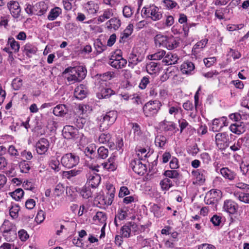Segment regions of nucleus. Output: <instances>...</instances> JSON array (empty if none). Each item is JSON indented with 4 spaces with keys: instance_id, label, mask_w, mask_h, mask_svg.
<instances>
[{
    "instance_id": "obj_1",
    "label": "nucleus",
    "mask_w": 249,
    "mask_h": 249,
    "mask_svg": "<svg viewBox=\"0 0 249 249\" xmlns=\"http://www.w3.org/2000/svg\"><path fill=\"white\" fill-rule=\"evenodd\" d=\"M87 74L86 69L82 66L68 67L63 72V75L68 85L79 82L84 79Z\"/></svg>"
},
{
    "instance_id": "obj_2",
    "label": "nucleus",
    "mask_w": 249,
    "mask_h": 249,
    "mask_svg": "<svg viewBox=\"0 0 249 249\" xmlns=\"http://www.w3.org/2000/svg\"><path fill=\"white\" fill-rule=\"evenodd\" d=\"M160 102L158 100L150 101L143 107V112L147 117H151L156 115L161 107Z\"/></svg>"
},
{
    "instance_id": "obj_3",
    "label": "nucleus",
    "mask_w": 249,
    "mask_h": 249,
    "mask_svg": "<svg viewBox=\"0 0 249 249\" xmlns=\"http://www.w3.org/2000/svg\"><path fill=\"white\" fill-rule=\"evenodd\" d=\"M117 118L116 111L111 110L103 114L100 119V128L103 130L107 129L113 124Z\"/></svg>"
},
{
    "instance_id": "obj_4",
    "label": "nucleus",
    "mask_w": 249,
    "mask_h": 249,
    "mask_svg": "<svg viewBox=\"0 0 249 249\" xmlns=\"http://www.w3.org/2000/svg\"><path fill=\"white\" fill-rule=\"evenodd\" d=\"M79 157L74 154L70 153L64 155L61 159L62 164L65 167L71 168L76 166L79 162Z\"/></svg>"
},
{
    "instance_id": "obj_5",
    "label": "nucleus",
    "mask_w": 249,
    "mask_h": 249,
    "mask_svg": "<svg viewBox=\"0 0 249 249\" xmlns=\"http://www.w3.org/2000/svg\"><path fill=\"white\" fill-rule=\"evenodd\" d=\"M215 141L219 149L224 150L229 146V135L227 132L218 133L215 136Z\"/></svg>"
},
{
    "instance_id": "obj_6",
    "label": "nucleus",
    "mask_w": 249,
    "mask_h": 249,
    "mask_svg": "<svg viewBox=\"0 0 249 249\" xmlns=\"http://www.w3.org/2000/svg\"><path fill=\"white\" fill-rule=\"evenodd\" d=\"M222 197V192L219 190L212 189L207 195L206 203L215 207Z\"/></svg>"
},
{
    "instance_id": "obj_7",
    "label": "nucleus",
    "mask_w": 249,
    "mask_h": 249,
    "mask_svg": "<svg viewBox=\"0 0 249 249\" xmlns=\"http://www.w3.org/2000/svg\"><path fill=\"white\" fill-rule=\"evenodd\" d=\"M130 166L136 173L140 175H143L146 171V165L142 163L139 159L132 160L130 162Z\"/></svg>"
},
{
    "instance_id": "obj_8",
    "label": "nucleus",
    "mask_w": 249,
    "mask_h": 249,
    "mask_svg": "<svg viewBox=\"0 0 249 249\" xmlns=\"http://www.w3.org/2000/svg\"><path fill=\"white\" fill-rule=\"evenodd\" d=\"M108 63L111 67L115 69H121L125 66L127 64V61L121 55H112Z\"/></svg>"
},
{
    "instance_id": "obj_9",
    "label": "nucleus",
    "mask_w": 249,
    "mask_h": 249,
    "mask_svg": "<svg viewBox=\"0 0 249 249\" xmlns=\"http://www.w3.org/2000/svg\"><path fill=\"white\" fill-rule=\"evenodd\" d=\"M62 135L67 139H74L78 136V130L72 125H66L63 129Z\"/></svg>"
},
{
    "instance_id": "obj_10",
    "label": "nucleus",
    "mask_w": 249,
    "mask_h": 249,
    "mask_svg": "<svg viewBox=\"0 0 249 249\" xmlns=\"http://www.w3.org/2000/svg\"><path fill=\"white\" fill-rule=\"evenodd\" d=\"M144 59V56L140 53L133 51L128 57V66L133 67L139 62H142Z\"/></svg>"
},
{
    "instance_id": "obj_11",
    "label": "nucleus",
    "mask_w": 249,
    "mask_h": 249,
    "mask_svg": "<svg viewBox=\"0 0 249 249\" xmlns=\"http://www.w3.org/2000/svg\"><path fill=\"white\" fill-rule=\"evenodd\" d=\"M7 6L14 18H18L19 17L21 8L18 1L11 0L8 2Z\"/></svg>"
},
{
    "instance_id": "obj_12",
    "label": "nucleus",
    "mask_w": 249,
    "mask_h": 249,
    "mask_svg": "<svg viewBox=\"0 0 249 249\" xmlns=\"http://www.w3.org/2000/svg\"><path fill=\"white\" fill-rule=\"evenodd\" d=\"M49 146V142L45 138L40 139L36 144V149L38 154H45L48 150Z\"/></svg>"
},
{
    "instance_id": "obj_13",
    "label": "nucleus",
    "mask_w": 249,
    "mask_h": 249,
    "mask_svg": "<svg viewBox=\"0 0 249 249\" xmlns=\"http://www.w3.org/2000/svg\"><path fill=\"white\" fill-rule=\"evenodd\" d=\"M223 208L226 212L230 214H234L237 212L238 205L232 200H227L224 201Z\"/></svg>"
},
{
    "instance_id": "obj_14",
    "label": "nucleus",
    "mask_w": 249,
    "mask_h": 249,
    "mask_svg": "<svg viewBox=\"0 0 249 249\" xmlns=\"http://www.w3.org/2000/svg\"><path fill=\"white\" fill-rule=\"evenodd\" d=\"M230 128L231 131L237 135H240L244 133L246 131V124L244 122H237L231 124Z\"/></svg>"
},
{
    "instance_id": "obj_15",
    "label": "nucleus",
    "mask_w": 249,
    "mask_h": 249,
    "mask_svg": "<svg viewBox=\"0 0 249 249\" xmlns=\"http://www.w3.org/2000/svg\"><path fill=\"white\" fill-rule=\"evenodd\" d=\"M115 157L114 156H111L108 160L107 161L102 163L101 166H102L104 169H105L108 171H115L117 167V165L115 162Z\"/></svg>"
},
{
    "instance_id": "obj_16",
    "label": "nucleus",
    "mask_w": 249,
    "mask_h": 249,
    "mask_svg": "<svg viewBox=\"0 0 249 249\" xmlns=\"http://www.w3.org/2000/svg\"><path fill=\"white\" fill-rule=\"evenodd\" d=\"M101 178L98 174H89L88 177V182L89 186L93 188H96L101 181Z\"/></svg>"
},
{
    "instance_id": "obj_17",
    "label": "nucleus",
    "mask_w": 249,
    "mask_h": 249,
    "mask_svg": "<svg viewBox=\"0 0 249 249\" xmlns=\"http://www.w3.org/2000/svg\"><path fill=\"white\" fill-rule=\"evenodd\" d=\"M87 93L86 87L83 84H81L75 89L74 95L76 98L82 100L86 97Z\"/></svg>"
},
{
    "instance_id": "obj_18",
    "label": "nucleus",
    "mask_w": 249,
    "mask_h": 249,
    "mask_svg": "<svg viewBox=\"0 0 249 249\" xmlns=\"http://www.w3.org/2000/svg\"><path fill=\"white\" fill-rule=\"evenodd\" d=\"M133 30V25L129 24L124 29L123 33H121L119 42L120 43H124L126 41L127 38L132 34Z\"/></svg>"
},
{
    "instance_id": "obj_19",
    "label": "nucleus",
    "mask_w": 249,
    "mask_h": 249,
    "mask_svg": "<svg viewBox=\"0 0 249 249\" xmlns=\"http://www.w3.org/2000/svg\"><path fill=\"white\" fill-rule=\"evenodd\" d=\"M178 59L177 55L168 53L163 58L162 62L166 65H170L177 63Z\"/></svg>"
},
{
    "instance_id": "obj_20",
    "label": "nucleus",
    "mask_w": 249,
    "mask_h": 249,
    "mask_svg": "<svg viewBox=\"0 0 249 249\" xmlns=\"http://www.w3.org/2000/svg\"><path fill=\"white\" fill-rule=\"evenodd\" d=\"M192 174L196 177L197 181L200 183H204L205 181L206 171L203 169H199L196 171H193Z\"/></svg>"
},
{
    "instance_id": "obj_21",
    "label": "nucleus",
    "mask_w": 249,
    "mask_h": 249,
    "mask_svg": "<svg viewBox=\"0 0 249 249\" xmlns=\"http://www.w3.org/2000/svg\"><path fill=\"white\" fill-rule=\"evenodd\" d=\"M208 42L207 39H202L196 43L193 47L192 49V54L196 55L200 51L204 48Z\"/></svg>"
},
{
    "instance_id": "obj_22",
    "label": "nucleus",
    "mask_w": 249,
    "mask_h": 249,
    "mask_svg": "<svg viewBox=\"0 0 249 249\" xmlns=\"http://www.w3.org/2000/svg\"><path fill=\"white\" fill-rule=\"evenodd\" d=\"M68 109L66 105L60 104L54 107L53 113L55 116H63L67 113Z\"/></svg>"
},
{
    "instance_id": "obj_23",
    "label": "nucleus",
    "mask_w": 249,
    "mask_h": 249,
    "mask_svg": "<svg viewBox=\"0 0 249 249\" xmlns=\"http://www.w3.org/2000/svg\"><path fill=\"white\" fill-rule=\"evenodd\" d=\"M220 173L224 178L230 180H233L236 176V174L234 172L226 167L222 168L220 169Z\"/></svg>"
},
{
    "instance_id": "obj_24",
    "label": "nucleus",
    "mask_w": 249,
    "mask_h": 249,
    "mask_svg": "<svg viewBox=\"0 0 249 249\" xmlns=\"http://www.w3.org/2000/svg\"><path fill=\"white\" fill-rule=\"evenodd\" d=\"M194 69L195 65L192 62L186 61L181 65L180 70L184 74H190Z\"/></svg>"
},
{
    "instance_id": "obj_25",
    "label": "nucleus",
    "mask_w": 249,
    "mask_h": 249,
    "mask_svg": "<svg viewBox=\"0 0 249 249\" xmlns=\"http://www.w3.org/2000/svg\"><path fill=\"white\" fill-rule=\"evenodd\" d=\"M85 9L89 14L93 15L97 13L99 9V6L94 1H90L88 2L85 5Z\"/></svg>"
},
{
    "instance_id": "obj_26",
    "label": "nucleus",
    "mask_w": 249,
    "mask_h": 249,
    "mask_svg": "<svg viewBox=\"0 0 249 249\" xmlns=\"http://www.w3.org/2000/svg\"><path fill=\"white\" fill-rule=\"evenodd\" d=\"M114 94V92L110 88H102L100 92L97 94V97L99 99L107 98L109 97L111 95Z\"/></svg>"
},
{
    "instance_id": "obj_27",
    "label": "nucleus",
    "mask_w": 249,
    "mask_h": 249,
    "mask_svg": "<svg viewBox=\"0 0 249 249\" xmlns=\"http://www.w3.org/2000/svg\"><path fill=\"white\" fill-rule=\"evenodd\" d=\"M107 28L108 29H113L115 30H117L121 26L120 20L117 18H111L106 23Z\"/></svg>"
},
{
    "instance_id": "obj_28",
    "label": "nucleus",
    "mask_w": 249,
    "mask_h": 249,
    "mask_svg": "<svg viewBox=\"0 0 249 249\" xmlns=\"http://www.w3.org/2000/svg\"><path fill=\"white\" fill-rule=\"evenodd\" d=\"M35 7L36 9V15L37 16L43 15L46 13L48 9L47 4L43 1H40L35 4Z\"/></svg>"
},
{
    "instance_id": "obj_29",
    "label": "nucleus",
    "mask_w": 249,
    "mask_h": 249,
    "mask_svg": "<svg viewBox=\"0 0 249 249\" xmlns=\"http://www.w3.org/2000/svg\"><path fill=\"white\" fill-rule=\"evenodd\" d=\"M150 15L151 18L154 20H158L162 18L161 13L159 12V8L154 5L150 6Z\"/></svg>"
},
{
    "instance_id": "obj_30",
    "label": "nucleus",
    "mask_w": 249,
    "mask_h": 249,
    "mask_svg": "<svg viewBox=\"0 0 249 249\" xmlns=\"http://www.w3.org/2000/svg\"><path fill=\"white\" fill-rule=\"evenodd\" d=\"M178 46V43L177 42L175 38L173 36L167 37L165 42L164 47L168 50H173L176 48Z\"/></svg>"
},
{
    "instance_id": "obj_31",
    "label": "nucleus",
    "mask_w": 249,
    "mask_h": 249,
    "mask_svg": "<svg viewBox=\"0 0 249 249\" xmlns=\"http://www.w3.org/2000/svg\"><path fill=\"white\" fill-rule=\"evenodd\" d=\"M37 49L36 47L30 43H27L24 47L23 51L26 55L29 57H31L32 55L35 54Z\"/></svg>"
},
{
    "instance_id": "obj_32",
    "label": "nucleus",
    "mask_w": 249,
    "mask_h": 249,
    "mask_svg": "<svg viewBox=\"0 0 249 249\" xmlns=\"http://www.w3.org/2000/svg\"><path fill=\"white\" fill-rule=\"evenodd\" d=\"M222 122L224 123V118L221 119H215L213 120L212 130L213 132L220 131L223 127Z\"/></svg>"
},
{
    "instance_id": "obj_33",
    "label": "nucleus",
    "mask_w": 249,
    "mask_h": 249,
    "mask_svg": "<svg viewBox=\"0 0 249 249\" xmlns=\"http://www.w3.org/2000/svg\"><path fill=\"white\" fill-rule=\"evenodd\" d=\"M167 36L161 34H158L154 37V41L157 47H164Z\"/></svg>"
},
{
    "instance_id": "obj_34",
    "label": "nucleus",
    "mask_w": 249,
    "mask_h": 249,
    "mask_svg": "<svg viewBox=\"0 0 249 249\" xmlns=\"http://www.w3.org/2000/svg\"><path fill=\"white\" fill-rule=\"evenodd\" d=\"M31 162L22 160L18 163V166L21 173H27L30 170Z\"/></svg>"
},
{
    "instance_id": "obj_35",
    "label": "nucleus",
    "mask_w": 249,
    "mask_h": 249,
    "mask_svg": "<svg viewBox=\"0 0 249 249\" xmlns=\"http://www.w3.org/2000/svg\"><path fill=\"white\" fill-rule=\"evenodd\" d=\"M161 126L165 131H173L176 128V125L175 123L166 120H164L161 123Z\"/></svg>"
},
{
    "instance_id": "obj_36",
    "label": "nucleus",
    "mask_w": 249,
    "mask_h": 249,
    "mask_svg": "<svg viewBox=\"0 0 249 249\" xmlns=\"http://www.w3.org/2000/svg\"><path fill=\"white\" fill-rule=\"evenodd\" d=\"M61 12V8L58 7H55L51 10L48 16V18L50 20H53L59 16Z\"/></svg>"
},
{
    "instance_id": "obj_37",
    "label": "nucleus",
    "mask_w": 249,
    "mask_h": 249,
    "mask_svg": "<svg viewBox=\"0 0 249 249\" xmlns=\"http://www.w3.org/2000/svg\"><path fill=\"white\" fill-rule=\"evenodd\" d=\"M146 71L150 74L156 73L158 71L157 63L154 62H150L146 67Z\"/></svg>"
},
{
    "instance_id": "obj_38",
    "label": "nucleus",
    "mask_w": 249,
    "mask_h": 249,
    "mask_svg": "<svg viewBox=\"0 0 249 249\" xmlns=\"http://www.w3.org/2000/svg\"><path fill=\"white\" fill-rule=\"evenodd\" d=\"M167 141L166 138L161 135H158L155 140V145L160 148H162L165 144Z\"/></svg>"
},
{
    "instance_id": "obj_39",
    "label": "nucleus",
    "mask_w": 249,
    "mask_h": 249,
    "mask_svg": "<svg viewBox=\"0 0 249 249\" xmlns=\"http://www.w3.org/2000/svg\"><path fill=\"white\" fill-rule=\"evenodd\" d=\"M108 155V150L107 148L104 146L100 147L97 150V158L105 159Z\"/></svg>"
},
{
    "instance_id": "obj_40",
    "label": "nucleus",
    "mask_w": 249,
    "mask_h": 249,
    "mask_svg": "<svg viewBox=\"0 0 249 249\" xmlns=\"http://www.w3.org/2000/svg\"><path fill=\"white\" fill-rule=\"evenodd\" d=\"M131 229L128 224L124 225L120 230V235L124 238H128L130 237Z\"/></svg>"
},
{
    "instance_id": "obj_41",
    "label": "nucleus",
    "mask_w": 249,
    "mask_h": 249,
    "mask_svg": "<svg viewBox=\"0 0 249 249\" xmlns=\"http://www.w3.org/2000/svg\"><path fill=\"white\" fill-rule=\"evenodd\" d=\"M164 175L172 179H178L180 177L179 173L175 170H166L164 172Z\"/></svg>"
},
{
    "instance_id": "obj_42",
    "label": "nucleus",
    "mask_w": 249,
    "mask_h": 249,
    "mask_svg": "<svg viewBox=\"0 0 249 249\" xmlns=\"http://www.w3.org/2000/svg\"><path fill=\"white\" fill-rule=\"evenodd\" d=\"M3 236L6 241L11 242L14 241L17 238V232L16 229L12 230L9 232L3 233Z\"/></svg>"
},
{
    "instance_id": "obj_43",
    "label": "nucleus",
    "mask_w": 249,
    "mask_h": 249,
    "mask_svg": "<svg viewBox=\"0 0 249 249\" xmlns=\"http://www.w3.org/2000/svg\"><path fill=\"white\" fill-rule=\"evenodd\" d=\"M15 226L9 221H4L2 226L1 230L3 231V234L8 232L12 230L15 229Z\"/></svg>"
},
{
    "instance_id": "obj_44",
    "label": "nucleus",
    "mask_w": 249,
    "mask_h": 249,
    "mask_svg": "<svg viewBox=\"0 0 249 249\" xmlns=\"http://www.w3.org/2000/svg\"><path fill=\"white\" fill-rule=\"evenodd\" d=\"M81 172L80 170H71L69 171H64L63 173V176L68 179H70L72 177L76 176L79 175Z\"/></svg>"
},
{
    "instance_id": "obj_45",
    "label": "nucleus",
    "mask_w": 249,
    "mask_h": 249,
    "mask_svg": "<svg viewBox=\"0 0 249 249\" xmlns=\"http://www.w3.org/2000/svg\"><path fill=\"white\" fill-rule=\"evenodd\" d=\"M95 48L98 53H101L105 51L107 47L105 45L103 44L100 39H97L94 43Z\"/></svg>"
},
{
    "instance_id": "obj_46",
    "label": "nucleus",
    "mask_w": 249,
    "mask_h": 249,
    "mask_svg": "<svg viewBox=\"0 0 249 249\" xmlns=\"http://www.w3.org/2000/svg\"><path fill=\"white\" fill-rule=\"evenodd\" d=\"M19 210V206L17 205H12L9 209L10 215L13 219L16 218L18 216V212Z\"/></svg>"
},
{
    "instance_id": "obj_47",
    "label": "nucleus",
    "mask_w": 249,
    "mask_h": 249,
    "mask_svg": "<svg viewBox=\"0 0 249 249\" xmlns=\"http://www.w3.org/2000/svg\"><path fill=\"white\" fill-rule=\"evenodd\" d=\"M79 192L84 198L87 199L91 196L92 193L90 189L87 187H83L81 189H79Z\"/></svg>"
},
{
    "instance_id": "obj_48",
    "label": "nucleus",
    "mask_w": 249,
    "mask_h": 249,
    "mask_svg": "<svg viewBox=\"0 0 249 249\" xmlns=\"http://www.w3.org/2000/svg\"><path fill=\"white\" fill-rule=\"evenodd\" d=\"M166 52L164 50H160L158 52L150 55L148 57L151 60H160L165 56Z\"/></svg>"
},
{
    "instance_id": "obj_49",
    "label": "nucleus",
    "mask_w": 249,
    "mask_h": 249,
    "mask_svg": "<svg viewBox=\"0 0 249 249\" xmlns=\"http://www.w3.org/2000/svg\"><path fill=\"white\" fill-rule=\"evenodd\" d=\"M24 195V192L22 189H17L15 191L11 193V196L13 198L16 200H18L22 198Z\"/></svg>"
},
{
    "instance_id": "obj_50",
    "label": "nucleus",
    "mask_w": 249,
    "mask_h": 249,
    "mask_svg": "<svg viewBox=\"0 0 249 249\" xmlns=\"http://www.w3.org/2000/svg\"><path fill=\"white\" fill-rule=\"evenodd\" d=\"M111 138V135L109 133H102L99 138L98 141L100 143L105 144L109 142Z\"/></svg>"
},
{
    "instance_id": "obj_51",
    "label": "nucleus",
    "mask_w": 249,
    "mask_h": 249,
    "mask_svg": "<svg viewBox=\"0 0 249 249\" xmlns=\"http://www.w3.org/2000/svg\"><path fill=\"white\" fill-rule=\"evenodd\" d=\"M8 43L10 44L11 49L14 50L15 52H18L20 48L19 44L14 38H9Z\"/></svg>"
},
{
    "instance_id": "obj_52",
    "label": "nucleus",
    "mask_w": 249,
    "mask_h": 249,
    "mask_svg": "<svg viewBox=\"0 0 249 249\" xmlns=\"http://www.w3.org/2000/svg\"><path fill=\"white\" fill-rule=\"evenodd\" d=\"M59 164V161L55 158L52 159L49 163L50 166L51 168L54 170L55 172H58L60 170Z\"/></svg>"
},
{
    "instance_id": "obj_53",
    "label": "nucleus",
    "mask_w": 249,
    "mask_h": 249,
    "mask_svg": "<svg viewBox=\"0 0 249 249\" xmlns=\"http://www.w3.org/2000/svg\"><path fill=\"white\" fill-rule=\"evenodd\" d=\"M236 196L241 201L246 203H249V192L241 193L237 195Z\"/></svg>"
},
{
    "instance_id": "obj_54",
    "label": "nucleus",
    "mask_w": 249,
    "mask_h": 249,
    "mask_svg": "<svg viewBox=\"0 0 249 249\" xmlns=\"http://www.w3.org/2000/svg\"><path fill=\"white\" fill-rule=\"evenodd\" d=\"M95 219H97L100 223L105 224L107 220V216L105 213L102 212H98L94 216Z\"/></svg>"
},
{
    "instance_id": "obj_55",
    "label": "nucleus",
    "mask_w": 249,
    "mask_h": 249,
    "mask_svg": "<svg viewBox=\"0 0 249 249\" xmlns=\"http://www.w3.org/2000/svg\"><path fill=\"white\" fill-rule=\"evenodd\" d=\"M86 122L85 119L83 118H75L73 120V124L78 128H82Z\"/></svg>"
},
{
    "instance_id": "obj_56",
    "label": "nucleus",
    "mask_w": 249,
    "mask_h": 249,
    "mask_svg": "<svg viewBox=\"0 0 249 249\" xmlns=\"http://www.w3.org/2000/svg\"><path fill=\"white\" fill-rule=\"evenodd\" d=\"M198 148L196 143H195L189 147L187 150L188 153L193 156H195L199 152Z\"/></svg>"
},
{
    "instance_id": "obj_57",
    "label": "nucleus",
    "mask_w": 249,
    "mask_h": 249,
    "mask_svg": "<svg viewBox=\"0 0 249 249\" xmlns=\"http://www.w3.org/2000/svg\"><path fill=\"white\" fill-rule=\"evenodd\" d=\"M22 85V80L19 78H15L12 83V86L15 90L19 89Z\"/></svg>"
},
{
    "instance_id": "obj_58",
    "label": "nucleus",
    "mask_w": 249,
    "mask_h": 249,
    "mask_svg": "<svg viewBox=\"0 0 249 249\" xmlns=\"http://www.w3.org/2000/svg\"><path fill=\"white\" fill-rule=\"evenodd\" d=\"M163 2L168 9H172L178 5L177 3L172 0H163Z\"/></svg>"
},
{
    "instance_id": "obj_59",
    "label": "nucleus",
    "mask_w": 249,
    "mask_h": 249,
    "mask_svg": "<svg viewBox=\"0 0 249 249\" xmlns=\"http://www.w3.org/2000/svg\"><path fill=\"white\" fill-rule=\"evenodd\" d=\"M25 10L29 15H36V9L35 7V5L32 6L30 4H26Z\"/></svg>"
},
{
    "instance_id": "obj_60",
    "label": "nucleus",
    "mask_w": 249,
    "mask_h": 249,
    "mask_svg": "<svg viewBox=\"0 0 249 249\" xmlns=\"http://www.w3.org/2000/svg\"><path fill=\"white\" fill-rule=\"evenodd\" d=\"M110 192L108 193V198L107 202V205H111L115 196V188L112 185L110 186Z\"/></svg>"
},
{
    "instance_id": "obj_61",
    "label": "nucleus",
    "mask_w": 249,
    "mask_h": 249,
    "mask_svg": "<svg viewBox=\"0 0 249 249\" xmlns=\"http://www.w3.org/2000/svg\"><path fill=\"white\" fill-rule=\"evenodd\" d=\"M216 60L215 57H212L204 58L203 61L207 67H210L215 62Z\"/></svg>"
},
{
    "instance_id": "obj_62",
    "label": "nucleus",
    "mask_w": 249,
    "mask_h": 249,
    "mask_svg": "<svg viewBox=\"0 0 249 249\" xmlns=\"http://www.w3.org/2000/svg\"><path fill=\"white\" fill-rule=\"evenodd\" d=\"M123 15L125 18H130L133 14L131 8L129 6H125L123 8Z\"/></svg>"
},
{
    "instance_id": "obj_63",
    "label": "nucleus",
    "mask_w": 249,
    "mask_h": 249,
    "mask_svg": "<svg viewBox=\"0 0 249 249\" xmlns=\"http://www.w3.org/2000/svg\"><path fill=\"white\" fill-rule=\"evenodd\" d=\"M64 190V187L63 184L59 183L57 184L54 189V193L57 196L61 195Z\"/></svg>"
},
{
    "instance_id": "obj_64",
    "label": "nucleus",
    "mask_w": 249,
    "mask_h": 249,
    "mask_svg": "<svg viewBox=\"0 0 249 249\" xmlns=\"http://www.w3.org/2000/svg\"><path fill=\"white\" fill-rule=\"evenodd\" d=\"M18 237L22 241H26L29 238V235L24 230H21L18 232Z\"/></svg>"
}]
</instances>
